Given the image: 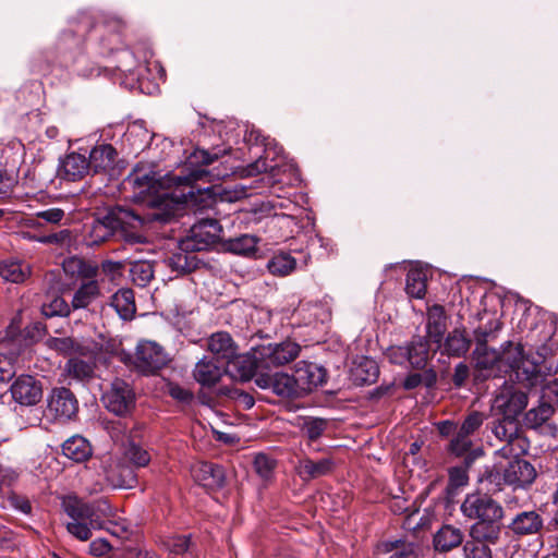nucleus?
I'll use <instances>...</instances> for the list:
<instances>
[{"label":"nucleus","mask_w":558,"mask_h":558,"mask_svg":"<svg viewBox=\"0 0 558 558\" xmlns=\"http://www.w3.org/2000/svg\"><path fill=\"white\" fill-rule=\"evenodd\" d=\"M227 375L231 378L242 381H247L253 378L257 373L259 376L265 375L262 371V365L257 356V347L251 353L238 354L226 362Z\"/></svg>","instance_id":"f8f14e48"},{"label":"nucleus","mask_w":558,"mask_h":558,"mask_svg":"<svg viewBox=\"0 0 558 558\" xmlns=\"http://www.w3.org/2000/svg\"><path fill=\"white\" fill-rule=\"evenodd\" d=\"M293 374L303 395L323 386L327 378L323 366L307 361L298 362Z\"/></svg>","instance_id":"2eb2a0df"},{"label":"nucleus","mask_w":558,"mask_h":558,"mask_svg":"<svg viewBox=\"0 0 558 558\" xmlns=\"http://www.w3.org/2000/svg\"><path fill=\"white\" fill-rule=\"evenodd\" d=\"M223 375H227L226 362L215 357H203L193 369L194 379L203 387L215 386Z\"/></svg>","instance_id":"f3484780"},{"label":"nucleus","mask_w":558,"mask_h":558,"mask_svg":"<svg viewBox=\"0 0 558 558\" xmlns=\"http://www.w3.org/2000/svg\"><path fill=\"white\" fill-rule=\"evenodd\" d=\"M62 452L75 462H84L90 457L92 447L84 437L72 436L63 442Z\"/></svg>","instance_id":"2f4dec72"},{"label":"nucleus","mask_w":558,"mask_h":558,"mask_svg":"<svg viewBox=\"0 0 558 558\" xmlns=\"http://www.w3.org/2000/svg\"><path fill=\"white\" fill-rule=\"evenodd\" d=\"M123 266L122 262L105 260L101 263V270L105 275L114 279L117 276L121 275Z\"/></svg>","instance_id":"0e129e2a"},{"label":"nucleus","mask_w":558,"mask_h":558,"mask_svg":"<svg viewBox=\"0 0 558 558\" xmlns=\"http://www.w3.org/2000/svg\"><path fill=\"white\" fill-rule=\"evenodd\" d=\"M460 510L469 520L474 521L470 527L473 539H485L493 545L499 541L504 508L492 496L482 493L468 494Z\"/></svg>","instance_id":"f03ea898"},{"label":"nucleus","mask_w":558,"mask_h":558,"mask_svg":"<svg viewBox=\"0 0 558 558\" xmlns=\"http://www.w3.org/2000/svg\"><path fill=\"white\" fill-rule=\"evenodd\" d=\"M49 347L61 354H71L78 348V344L72 338H51L48 341Z\"/></svg>","instance_id":"13d9d810"},{"label":"nucleus","mask_w":558,"mask_h":558,"mask_svg":"<svg viewBox=\"0 0 558 558\" xmlns=\"http://www.w3.org/2000/svg\"><path fill=\"white\" fill-rule=\"evenodd\" d=\"M135 400L133 388L120 378H116L102 395L106 409L119 416L129 414L135 407Z\"/></svg>","instance_id":"6e6552de"},{"label":"nucleus","mask_w":558,"mask_h":558,"mask_svg":"<svg viewBox=\"0 0 558 558\" xmlns=\"http://www.w3.org/2000/svg\"><path fill=\"white\" fill-rule=\"evenodd\" d=\"M527 395L513 387L502 388L494 398L492 411L494 416H505L518 420V416L527 405Z\"/></svg>","instance_id":"9d476101"},{"label":"nucleus","mask_w":558,"mask_h":558,"mask_svg":"<svg viewBox=\"0 0 558 558\" xmlns=\"http://www.w3.org/2000/svg\"><path fill=\"white\" fill-rule=\"evenodd\" d=\"M222 228L218 220L204 218L195 222L187 235L180 241L181 251L198 252L208 250L221 240Z\"/></svg>","instance_id":"423d86ee"},{"label":"nucleus","mask_w":558,"mask_h":558,"mask_svg":"<svg viewBox=\"0 0 558 558\" xmlns=\"http://www.w3.org/2000/svg\"><path fill=\"white\" fill-rule=\"evenodd\" d=\"M409 350L405 347H391L387 351V357L393 364L403 365L408 362Z\"/></svg>","instance_id":"052dcab7"},{"label":"nucleus","mask_w":558,"mask_h":558,"mask_svg":"<svg viewBox=\"0 0 558 558\" xmlns=\"http://www.w3.org/2000/svg\"><path fill=\"white\" fill-rule=\"evenodd\" d=\"M61 506L69 517L66 531L81 542L88 541L93 530L105 529L100 514L107 517L111 513V508L105 500L88 504L73 495L63 497Z\"/></svg>","instance_id":"7ed1b4c3"},{"label":"nucleus","mask_w":558,"mask_h":558,"mask_svg":"<svg viewBox=\"0 0 558 558\" xmlns=\"http://www.w3.org/2000/svg\"><path fill=\"white\" fill-rule=\"evenodd\" d=\"M335 468V459L330 456L323 457L319 460L303 457L299 460L295 471L303 481L307 482L331 474Z\"/></svg>","instance_id":"a211bd4d"},{"label":"nucleus","mask_w":558,"mask_h":558,"mask_svg":"<svg viewBox=\"0 0 558 558\" xmlns=\"http://www.w3.org/2000/svg\"><path fill=\"white\" fill-rule=\"evenodd\" d=\"M14 402L22 407H34L43 399V383L27 374L17 376L9 389Z\"/></svg>","instance_id":"9b49d317"},{"label":"nucleus","mask_w":558,"mask_h":558,"mask_svg":"<svg viewBox=\"0 0 558 558\" xmlns=\"http://www.w3.org/2000/svg\"><path fill=\"white\" fill-rule=\"evenodd\" d=\"M191 251H182L181 253L173 254L168 258V266L171 270L178 274H187L197 267V260L194 256L190 255Z\"/></svg>","instance_id":"49530a36"},{"label":"nucleus","mask_w":558,"mask_h":558,"mask_svg":"<svg viewBox=\"0 0 558 558\" xmlns=\"http://www.w3.org/2000/svg\"><path fill=\"white\" fill-rule=\"evenodd\" d=\"M41 313L46 317L68 316L70 306L62 298L56 296L49 303L43 304Z\"/></svg>","instance_id":"864d4df0"},{"label":"nucleus","mask_w":558,"mask_h":558,"mask_svg":"<svg viewBox=\"0 0 558 558\" xmlns=\"http://www.w3.org/2000/svg\"><path fill=\"white\" fill-rule=\"evenodd\" d=\"M502 471V477L506 484L514 487H527L536 478V470L532 463L520 457L511 458Z\"/></svg>","instance_id":"4468645a"},{"label":"nucleus","mask_w":558,"mask_h":558,"mask_svg":"<svg viewBox=\"0 0 558 558\" xmlns=\"http://www.w3.org/2000/svg\"><path fill=\"white\" fill-rule=\"evenodd\" d=\"M209 196L213 197L214 202L221 203H235L247 197L248 190L245 185L235 184L232 186L225 185H214L211 187L206 189L205 193L201 196Z\"/></svg>","instance_id":"a878e982"},{"label":"nucleus","mask_w":558,"mask_h":558,"mask_svg":"<svg viewBox=\"0 0 558 558\" xmlns=\"http://www.w3.org/2000/svg\"><path fill=\"white\" fill-rule=\"evenodd\" d=\"M426 274L420 269H410L405 279V291L409 296L423 299L426 294Z\"/></svg>","instance_id":"4c0bfd02"},{"label":"nucleus","mask_w":558,"mask_h":558,"mask_svg":"<svg viewBox=\"0 0 558 558\" xmlns=\"http://www.w3.org/2000/svg\"><path fill=\"white\" fill-rule=\"evenodd\" d=\"M88 160L82 154L71 153L61 160L58 174L66 181L81 180L88 171Z\"/></svg>","instance_id":"4be33fe9"},{"label":"nucleus","mask_w":558,"mask_h":558,"mask_svg":"<svg viewBox=\"0 0 558 558\" xmlns=\"http://www.w3.org/2000/svg\"><path fill=\"white\" fill-rule=\"evenodd\" d=\"M490 429L498 440L505 442L497 451L502 458H517L527 453L530 441L523 435L519 420L495 416L490 422Z\"/></svg>","instance_id":"39448f33"},{"label":"nucleus","mask_w":558,"mask_h":558,"mask_svg":"<svg viewBox=\"0 0 558 558\" xmlns=\"http://www.w3.org/2000/svg\"><path fill=\"white\" fill-rule=\"evenodd\" d=\"M471 340L465 332L454 329L448 333L442 344V353L453 357L463 356L470 349Z\"/></svg>","instance_id":"7c9ffc66"},{"label":"nucleus","mask_w":558,"mask_h":558,"mask_svg":"<svg viewBox=\"0 0 558 558\" xmlns=\"http://www.w3.org/2000/svg\"><path fill=\"white\" fill-rule=\"evenodd\" d=\"M500 353V368L502 366H508V368L511 371L520 368V365L523 361V348L521 344L507 342Z\"/></svg>","instance_id":"37998d69"},{"label":"nucleus","mask_w":558,"mask_h":558,"mask_svg":"<svg viewBox=\"0 0 558 558\" xmlns=\"http://www.w3.org/2000/svg\"><path fill=\"white\" fill-rule=\"evenodd\" d=\"M446 314L441 305H434L429 308L426 324V338L439 345L446 330Z\"/></svg>","instance_id":"c756f323"},{"label":"nucleus","mask_w":558,"mask_h":558,"mask_svg":"<svg viewBox=\"0 0 558 558\" xmlns=\"http://www.w3.org/2000/svg\"><path fill=\"white\" fill-rule=\"evenodd\" d=\"M485 420V415L478 411H471L462 421L460 429L462 434H466L469 436H473L476 430L483 425Z\"/></svg>","instance_id":"5fc2aeb1"},{"label":"nucleus","mask_w":558,"mask_h":558,"mask_svg":"<svg viewBox=\"0 0 558 558\" xmlns=\"http://www.w3.org/2000/svg\"><path fill=\"white\" fill-rule=\"evenodd\" d=\"M100 294L99 284L96 280H89L80 286L72 299L74 310L86 308Z\"/></svg>","instance_id":"f704fd0d"},{"label":"nucleus","mask_w":558,"mask_h":558,"mask_svg":"<svg viewBox=\"0 0 558 558\" xmlns=\"http://www.w3.org/2000/svg\"><path fill=\"white\" fill-rule=\"evenodd\" d=\"M328 421L320 417L306 418L302 425V433L310 441L317 440L327 429Z\"/></svg>","instance_id":"3c124183"},{"label":"nucleus","mask_w":558,"mask_h":558,"mask_svg":"<svg viewBox=\"0 0 558 558\" xmlns=\"http://www.w3.org/2000/svg\"><path fill=\"white\" fill-rule=\"evenodd\" d=\"M274 168L272 165H269L266 160V158H258L255 162L250 165L247 167V174L254 175L257 173L267 172L268 170H271Z\"/></svg>","instance_id":"338daca9"},{"label":"nucleus","mask_w":558,"mask_h":558,"mask_svg":"<svg viewBox=\"0 0 558 558\" xmlns=\"http://www.w3.org/2000/svg\"><path fill=\"white\" fill-rule=\"evenodd\" d=\"M463 542V533L459 527L444 525L434 535V547L440 553H447L460 546Z\"/></svg>","instance_id":"cd10ccee"},{"label":"nucleus","mask_w":558,"mask_h":558,"mask_svg":"<svg viewBox=\"0 0 558 558\" xmlns=\"http://www.w3.org/2000/svg\"><path fill=\"white\" fill-rule=\"evenodd\" d=\"M276 466V461L264 453L255 457L254 468L257 474L265 481L272 476Z\"/></svg>","instance_id":"6e6d98bb"},{"label":"nucleus","mask_w":558,"mask_h":558,"mask_svg":"<svg viewBox=\"0 0 558 558\" xmlns=\"http://www.w3.org/2000/svg\"><path fill=\"white\" fill-rule=\"evenodd\" d=\"M143 223L144 218L134 210L117 206L109 210L102 218L95 219L90 223L85 235V242L88 246L99 245L117 231L137 229L142 227Z\"/></svg>","instance_id":"20e7f679"},{"label":"nucleus","mask_w":558,"mask_h":558,"mask_svg":"<svg viewBox=\"0 0 558 558\" xmlns=\"http://www.w3.org/2000/svg\"><path fill=\"white\" fill-rule=\"evenodd\" d=\"M111 306L122 319H131L135 312L134 293L131 289H120L111 298Z\"/></svg>","instance_id":"473e14b6"},{"label":"nucleus","mask_w":558,"mask_h":558,"mask_svg":"<svg viewBox=\"0 0 558 558\" xmlns=\"http://www.w3.org/2000/svg\"><path fill=\"white\" fill-rule=\"evenodd\" d=\"M255 381L260 388H271L277 396L282 398H298L303 395L294 374L290 376L277 373L271 377L265 373V375L258 376Z\"/></svg>","instance_id":"dca6fc26"},{"label":"nucleus","mask_w":558,"mask_h":558,"mask_svg":"<svg viewBox=\"0 0 558 558\" xmlns=\"http://www.w3.org/2000/svg\"><path fill=\"white\" fill-rule=\"evenodd\" d=\"M130 278L134 284L146 287L154 278L153 264L146 260H140L131 264Z\"/></svg>","instance_id":"c03bdc74"},{"label":"nucleus","mask_w":558,"mask_h":558,"mask_svg":"<svg viewBox=\"0 0 558 558\" xmlns=\"http://www.w3.org/2000/svg\"><path fill=\"white\" fill-rule=\"evenodd\" d=\"M123 459L133 468H145L149 464L151 456L142 446L130 442L124 450Z\"/></svg>","instance_id":"a18cd8bd"},{"label":"nucleus","mask_w":558,"mask_h":558,"mask_svg":"<svg viewBox=\"0 0 558 558\" xmlns=\"http://www.w3.org/2000/svg\"><path fill=\"white\" fill-rule=\"evenodd\" d=\"M168 393L183 403H190L193 400V392L190 389L174 383L168 384Z\"/></svg>","instance_id":"bf43d9fd"},{"label":"nucleus","mask_w":558,"mask_h":558,"mask_svg":"<svg viewBox=\"0 0 558 558\" xmlns=\"http://www.w3.org/2000/svg\"><path fill=\"white\" fill-rule=\"evenodd\" d=\"M167 363L168 356L157 342L143 340L136 345L134 365L140 373L155 374Z\"/></svg>","instance_id":"1a4fd4ad"},{"label":"nucleus","mask_w":558,"mask_h":558,"mask_svg":"<svg viewBox=\"0 0 558 558\" xmlns=\"http://www.w3.org/2000/svg\"><path fill=\"white\" fill-rule=\"evenodd\" d=\"M295 259L287 253H280L272 256L268 263L267 268L270 274L275 276H287L295 269Z\"/></svg>","instance_id":"ea45409f"},{"label":"nucleus","mask_w":558,"mask_h":558,"mask_svg":"<svg viewBox=\"0 0 558 558\" xmlns=\"http://www.w3.org/2000/svg\"><path fill=\"white\" fill-rule=\"evenodd\" d=\"M554 414V407L549 402L543 400L538 407L532 408L525 414V424L531 428H537L547 422Z\"/></svg>","instance_id":"58836bf2"},{"label":"nucleus","mask_w":558,"mask_h":558,"mask_svg":"<svg viewBox=\"0 0 558 558\" xmlns=\"http://www.w3.org/2000/svg\"><path fill=\"white\" fill-rule=\"evenodd\" d=\"M162 546L172 556H182V558H197L195 546L191 541V535H177L168 537L162 542Z\"/></svg>","instance_id":"72a5a7b5"},{"label":"nucleus","mask_w":558,"mask_h":558,"mask_svg":"<svg viewBox=\"0 0 558 558\" xmlns=\"http://www.w3.org/2000/svg\"><path fill=\"white\" fill-rule=\"evenodd\" d=\"M257 239L250 234L229 239L226 241V248L238 255H250L256 251Z\"/></svg>","instance_id":"79ce46f5"},{"label":"nucleus","mask_w":558,"mask_h":558,"mask_svg":"<svg viewBox=\"0 0 558 558\" xmlns=\"http://www.w3.org/2000/svg\"><path fill=\"white\" fill-rule=\"evenodd\" d=\"M69 377L80 381L89 380L94 375V365L77 357L70 359L65 364Z\"/></svg>","instance_id":"a19ab883"},{"label":"nucleus","mask_w":558,"mask_h":558,"mask_svg":"<svg viewBox=\"0 0 558 558\" xmlns=\"http://www.w3.org/2000/svg\"><path fill=\"white\" fill-rule=\"evenodd\" d=\"M468 377H469L468 365L464 363H459L458 365H456L453 377H452L453 384L457 387H461L465 383Z\"/></svg>","instance_id":"69168bd1"},{"label":"nucleus","mask_w":558,"mask_h":558,"mask_svg":"<svg viewBox=\"0 0 558 558\" xmlns=\"http://www.w3.org/2000/svg\"><path fill=\"white\" fill-rule=\"evenodd\" d=\"M17 355L14 352L0 353V383L10 381L14 377Z\"/></svg>","instance_id":"603ef678"},{"label":"nucleus","mask_w":558,"mask_h":558,"mask_svg":"<svg viewBox=\"0 0 558 558\" xmlns=\"http://www.w3.org/2000/svg\"><path fill=\"white\" fill-rule=\"evenodd\" d=\"M111 550V545L105 538H97L89 544V554L96 557L107 555Z\"/></svg>","instance_id":"e2e57ef3"},{"label":"nucleus","mask_w":558,"mask_h":558,"mask_svg":"<svg viewBox=\"0 0 558 558\" xmlns=\"http://www.w3.org/2000/svg\"><path fill=\"white\" fill-rule=\"evenodd\" d=\"M117 157L114 147L110 144H102L94 147L89 153L88 166L95 173L106 172L113 168Z\"/></svg>","instance_id":"393cba45"},{"label":"nucleus","mask_w":558,"mask_h":558,"mask_svg":"<svg viewBox=\"0 0 558 558\" xmlns=\"http://www.w3.org/2000/svg\"><path fill=\"white\" fill-rule=\"evenodd\" d=\"M472 447H473L472 437L466 434H462V432L460 429H458L456 432L454 437L451 439V441L449 444L448 450L457 457L466 454V457L469 456L471 458V454H469V452L471 451ZM474 457L475 456L472 453L473 459H474Z\"/></svg>","instance_id":"09e8293b"},{"label":"nucleus","mask_w":558,"mask_h":558,"mask_svg":"<svg viewBox=\"0 0 558 558\" xmlns=\"http://www.w3.org/2000/svg\"><path fill=\"white\" fill-rule=\"evenodd\" d=\"M228 153V149L218 147L211 150L196 148L186 159L184 169L187 172L170 179L177 186L171 192L162 187L157 172L138 166L128 175L125 182L133 189L132 198L135 202L146 203L151 207V211L147 214L149 221L168 223L194 203L192 184L210 175L204 167Z\"/></svg>","instance_id":"f257e3e1"},{"label":"nucleus","mask_w":558,"mask_h":558,"mask_svg":"<svg viewBox=\"0 0 558 558\" xmlns=\"http://www.w3.org/2000/svg\"><path fill=\"white\" fill-rule=\"evenodd\" d=\"M208 350L215 355V359L227 362L234 356L238 345L228 332L218 331L208 339Z\"/></svg>","instance_id":"b1692460"},{"label":"nucleus","mask_w":558,"mask_h":558,"mask_svg":"<svg viewBox=\"0 0 558 558\" xmlns=\"http://www.w3.org/2000/svg\"><path fill=\"white\" fill-rule=\"evenodd\" d=\"M407 349L409 350L408 363L414 368H424L429 359V340L422 336L414 337Z\"/></svg>","instance_id":"c85d7f7f"},{"label":"nucleus","mask_w":558,"mask_h":558,"mask_svg":"<svg viewBox=\"0 0 558 558\" xmlns=\"http://www.w3.org/2000/svg\"><path fill=\"white\" fill-rule=\"evenodd\" d=\"M124 558H160L155 551L142 548H129Z\"/></svg>","instance_id":"774afa93"},{"label":"nucleus","mask_w":558,"mask_h":558,"mask_svg":"<svg viewBox=\"0 0 558 558\" xmlns=\"http://www.w3.org/2000/svg\"><path fill=\"white\" fill-rule=\"evenodd\" d=\"M301 351L296 342L283 341L280 343H268L257 347V356L265 373L283 366L293 361Z\"/></svg>","instance_id":"0eeeda50"},{"label":"nucleus","mask_w":558,"mask_h":558,"mask_svg":"<svg viewBox=\"0 0 558 558\" xmlns=\"http://www.w3.org/2000/svg\"><path fill=\"white\" fill-rule=\"evenodd\" d=\"M48 411L54 418L71 420L78 411L77 399L65 387L53 388L48 397Z\"/></svg>","instance_id":"ddd939ff"},{"label":"nucleus","mask_w":558,"mask_h":558,"mask_svg":"<svg viewBox=\"0 0 558 558\" xmlns=\"http://www.w3.org/2000/svg\"><path fill=\"white\" fill-rule=\"evenodd\" d=\"M487 336L488 332L486 330L477 329L475 331L476 348L474 350V356L476 365L483 369L493 368L494 366L500 368L501 353L498 350L487 347Z\"/></svg>","instance_id":"412c9836"},{"label":"nucleus","mask_w":558,"mask_h":558,"mask_svg":"<svg viewBox=\"0 0 558 558\" xmlns=\"http://www.w3.org/2000/svg\"><path fill=\"white\" fill-rule=\"evenodd\" d=\"M0 276L13 283H21L29 276V266L20 260H4L0 264Z\"/></svg>","instance_id":"c9c22d12"},{"label":"nucleus","mask_w":558,"mask_h":558,"mask_svg":"<svg viewBox=\"0 0 558 558\" xmlns=\"http://www.w3.org/2000/svg\"><path fill=\"white\" fill-rule=\"evenodd\" d=\"M105 476L113 488H132L137 483L134 468L124 459L110 463L105 470Z\"/></svg>","instance_id":"6ab92c4d"},{"label":"nucleus","mask_w":558,"mask_h":558,"mask_svg":"<svg viewBox=\"0 0 558 558\" xmlns=\"http://www.w3.org/2000/svg\"><path fill=\"white\" fill-rule=\"evenodd\" d=\"M473 458L469 456L465 457L464 464L459 466H452L449 469V483L448 487L450 489H458L468 485L469 475H468V466L472 463Z\"/></svg>","instance_id":"de8ad7c7"},{"label":"nucleus","mask_w":558,"mask_h":558,"mask_svg":"<svg viewBox=\"0 0 558 558\" xmlns=\"http://www.w3.org/2000/svg\"><path fill=\"white\" fill-rule=\"evenodd\" d=\"M384 550L390 553L389 558H420L421 546L413 542H387Z\"/></svg>","instance_id":"e433bc0d"},{"label":"nucleus","mask_w":558,"mask_h":558,"mask_svg":"<svg viewBox=\"0 0 558 558\" xmlns=\"http://www.w3.org/2000/svg\"><path fill=\"white\" fill-rule=\"evenodd\" d=\"M193 478L202 486L220 488L225 484V471L220 465L210 462H197L192 469Z\"/></svg>","instance_id":"aec40b11"},{"label":"nucleus","mask_w":558,"mask_h":558,"mask_svg":"<svg viewBox=\"0 0 558 558\" xmlns=\"http://www.w3.org/2000/svg\"><path fill=\"white\" fill-rule=\"evenodd\" d=\"M489 544L485 539L469 541L463 546L464 558H493Z\"/></svg>","instance_id":"8fccbe9b"},{"label":"nucleus","mask_w":558,"mask_h":558,"mask_svg":"<svg viewBox=\"0 0 558 558\" xmlns=\"http://www.w3.org/2000/svg\"><path fill=\"white\" fill-rule=\"evenodd\" d=\"M543 520L535 511H523L518 513L511 521L509 527L514 534L529 535L539 531Z\"/></svg>","instance_id":"bb28decb"},{"label":"nucleus","mask_w":558,"mask_h":558,"mask_svg":"<svg viewBox=\"0 0 558 558\" xmlns=\"http://www.w3.org/2000/svg\"><path fill=\"white\" fill-rule=\"evenodd\" d=\"M64 218V210L61 208H49L40 210L35 214V217L31 220L32 226H39V220H44L47 223L58 225Z\"/></svg>","instance_id":"4d7b16f0"},{"label":"nucleus","mask_w":558,"mask_h":558,"mask_svg":"<svg viewBox=\"0 0 558 558\" xmlns=\"http://www.w3.org/2000/svg\"><path fill=\"white\" fill-rule=\"evenodd\" d=\"M542 399L549 402H558V378L548 381L542 389Z\"/></svg>","instance_id":"680f3d73"},{"label":"nucleus","mask_w":558,"mask_h":558,"mask_svg":"<svg viewBox=\"0 0 558 558\" xmlns=\"http://www.w3.org/2000/svg\"><path fill=\"white\" fill-rule=\"evenodd\" d=\"M379 367L375 360L361 356L353 362L351 377L356 385H371L377 380Z\"/></svg>","instance_id":"5701e85b"}]
</instances>
